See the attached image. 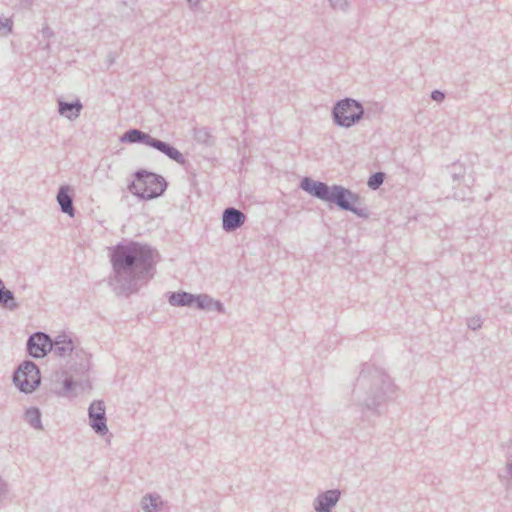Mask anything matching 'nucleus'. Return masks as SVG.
<instances>
[{
    "label": "nucleus",
    "instance_id": "obj_16",
    "mask_svg": "<svg viewBox=\"0 0 512 512\" xmlns=\"http://www.w3.org/2000/svg\"><path fill=\"white\" fill-rule=\"evenodd\" d=\"M56 199L61 212L69 215L70 217H74L75 208L73 205V197L70 194V187L68 185L60 186Z\"/></svg>",
    "mask_w": 512,
    "mask_h": 512
},
{
    "label": "nucleus",
    "instance_id": "obj_7",
    "mask_svg": "<svg viewBox=\"0 0 512 512\" xmlns=\"http://www.w3.org/2000/svg\"><path fill=\"white\" fill-rule=\"evenodd\" d=\"M448 169L453 183H456L457 186L460 184H464L465 186V189L458 190L454 185L453 189H455V191L453 192V198L460 201L468 199L471 193L470 187L475 181L474 177L472 175L466 176V168L460 162H454Z\"/></svg>",
    "mask_w": 512,
    "mask_h": 512
},
{
    "label": "nucleus",
    "instance_id": "obj_29",
    "mask_svg": "<svg viewBox=\"0 0 512 512\" xmlns=\"http://www.w3.org/2000/svg\"><path fill=\"white\" fill-rule=\"evenodd\" d=\"M41 34L45 39H50L54 36L53 30L48 25L43 26L41 29Z\"/></svg>",
    "mask_w": 512,
    "mask_h": 512
},
{
    "label": "nucleus",
    "instance_id": "obj_12",
    "mask_svg": "<svg viewBox=\"0 0 512 512\" xmlns=\"http://www.w3.org/2000/svg\"><path fill=\"white\" fill-rule=\"evenodd\" d=\"M69 367L71 370L84 374L90 369V355L77 342L71 353Z\"/></svg>",
    "mask_w": 512,
    "mask_h": 512
},
{
    "label": "nucleus",
    "instance_id": "obj_11",
    "mask_svg": "<svg viewBox=\"0 0 512 512\" xmlns=\"http://www.w3.org/2000/svg\"><path fill=\"white\" fill-rule=\"evenodd\" d=\"M246 220V215L234 207L226 208L222 213V228L226 232H233L240 228Z\"/></svg>",
    "mask_w": 512,
    "mask_h": 512
},
{
    "label": "nucleus",
    "instance_id": "obj_10",
    "mask_svg": "<svg viewBox=\"0 0 512 512\" xmlns=\"http://www.w3.org/2000/svg\"><path fill=\"white\" fill-rule=\"evenodd\" d=\"M341 491L330 489L319 493L313 501L315 512H332L333 507L339 502Z\"/></svg>",
    "mask_w": 512,
    "mask_h": 512
},
{
    "label": "nucleus",
    "instance_id": "obj_8",
    "mask_svg": "<svg viewBox=\"0 0 512 512\" xmlns=\"http://www.w3.org/2000/svg\"><path fill=\"white\" fill-rule=\"evenodd\" d=\"M89 424L94 432L100 436L108 433L105 404L101 400L93 401L88 408Z\"/></svg>",
    "mask_w": 512,
    "mask_h": 512
},
{
    "label": "nucleus",
    "instance_id": "obj_21",
    "mask_svg": "<svg viewBox=\"0 0 512 512\" xmlns=\"http://www.w3.org/2000/svg\"><path fill=\"white\" fill-rule=\"evenodd\" d=\"M24 420L34 429L42 430L41 411L37 407H30L24 413Z\"/></svg>",
    "mask_w": 512,
    "mask_h": 512
},
{
    "label": "nucleus",
    "instance_id": "obj_4",
    "mask_svg": "<svg viewBox=\"0 0 512 512\" xmlns=\"http://www.w3.org/2000/svg\"><path fill=\"white\" fill-rule=\"evenodd\" d=\"M135 182L129 190L140 199L151 200L161 196L167 189V181L161 175L139 170L135 173Z\"/></svg>",
    "mask_w": 512,
    "mask_h": 512
},
{
    "label": "nucleus",
    "instance_id": "obj_9",
    "mask_svg": "<svg viewBox=\"0 0 512 512\" xmlns=\"http://www.w3.org/2000/svg\"><path fill=\"white\" fill-rule=\"evenodd\" d=\"M52 339L44 332H35L27 340V352L33 358H42L51 352Z\"/></svg>",
    "mask_w": 512,
    "mask_h": 512
},
{
    "label": "nucleus",
    "instance_id": "obj_33",
    "mask_svg": "<svg viewBox=\"0 0 512 512\" xmlns=\"http://www.w3.org/2000/svg\"><path fill=\"white\" fill-rule=\"evenodd\" d=\"M506 472L512 478V461L506 464Z\"/></svg>",
    "mask_w": 512,
    "mask_h": 512
},
{
    "label": "nucleus",
    "instance_id": "obj_23",
    "mask_svg": "<svg viewBox=\"0 0 512 512\" xmlns=\"http://www.w3.org/2000/svg\"><path fill=\"white\" fill-rule=\"evenodd\" d=\"M384 179H385L384 172H381V171L375 172L369 177L367 185L370 189L377 190L383 184Z\"/></svg>",
    "mask_w": 512,
    "mask_h": 512
},
{
    "label": "nucleus",
    "instance_id": "obj_31",
    "mask_svg": "<svg viewBox=\"0 0 512 512\" xmlns=\"http://www.w3.org/2000/svg\"><path fill=\"white\" fill-rule=\"evenodd\" d=\"M189 7L192 9V10H195L199 4H200V1L201 0H186Z\"/></svg>",
    "mask_w": 512,
    "mask_h": 512
},
{
    "label": "nucleus",
    "instance_id": "obj_2",
    "mask_svg": "<svg viewBox=\"0 0 512 512\" xmlns=\"http://www.w3.org/2000/svg\"><path fill=\"white\" fill-rule=\"evenodd\" d=\"M397 398V386L380 367L364 363L352 389L350 403L362 412L380 415V408Z\"/></svg>",
    "mask_w": 512,
    "mask_h": 512
},
{
    "label": "nucleus",
    "instance_id": "obj_13",
    "mask_svg": "<svg viewBox=\"0 0 512 512\" xmlns=\"http://www.w3.org/2000/svg\"><path fill=\"white\" fill-rule=\"evenodd\" d=\"M77 341L73 340L70 336L67 334H60L55 337L54 340H52V348L51 352H53L56 356H59L61 358L70 356L73 352V349H75Z\"/></svg>",
    "mask_w": 512,
    "mask_h": 512
},
{
    "label": "nucleus",
    "instance_id": "obj_30",
    "mask_svg": "<svg viewBox=\"0 0 512 512\" xmlns=\"http://www.w3.org/2000/svg\"><path fill=\"white\" fill-rule=\"evenodd\" d=\"M431 98L434 101L440 102V101H442L445 98V94L442 91H440V90H434L431 93Z\"/></svg>",
    "mask_w": 512,
    "mask_h": 512
},
{
    "label": "nucleus",
    "instance_id": "obj_34",
    "mask_svg": "<svg viewBox=\"0 0 512 512\" xmlns=\"http://www.w3.org/2000/svg\"><path fill=\"white\" fill-rule=\"evenodd\" d=\"M1 281H2V280L0 279V282H1Z\"/></svg>",
    "mask_w": 512,
    "mask_h": 512
},
{
    "label": "nucleus",
    "instance_id": "obj_1",
    "mask_svg": "<svg viewBox=\"0 0 512 512\" xmlns=\"http://www.w3.org/2000/svg\"><path fill=\"white\" fill-rule=\"evenodd\" d=\"M155 250L136 241L119 242L109 248L112 272L108 285L118 296L137 293L142 282L152 278Z\"/></svg>",
    "mask_w": 512,
    "mask_h": 512
},
{
    "label": "nucleus",
    "instance_id": "obj_5",
    "mask_svg": "<svg viewBox=\"0 0 512 512\" xmlns=\"http://www.w3.org/2000/svg\"><path fill=\"white\" fill-rule=\"evenodd\" d=\"M331 114L337 126L350 128L364 118L365 109L360 101L345 97L334 104Z\"/></svg>",
    "mask_w": 512,
    "mask_h": 512
},
{
    "label": "nucleus",
    "instance_id": "obj_14",
    "mask_svg": "<svg viewBox=\"0 0 512 512\" xmlns=\"http://www.w3.org/2000/svg\"><path fill=\"white\" fill-rule=\"evenodd\" d=\"M156 138H153L150 134L143 132L137 128L127 130L121 137L122 143H139L145 144L152 148L153 142Z\"/></svg>",
    "mask_w": 512,
    "mask_h": 512
},
{
    "label": "nucleus",
    "instance_id": "obj_17",
    "mask_svg": "<svg viewBox=\"0 0 512 512\" xmlns=\"http://www.w3.org/2000/svg\"><path fill=\"white\" fill-rule=\"evenodd\" d=\"M82 109L83 104L78 98L72 102H67L61 99L58 100V113L69 120L77 119L80 116Z\"/></svg>",
    "mask_w": 512,
    "mask_h": 512
},
{
    "label": "nucleus",
    "instance_id": "obj_6",
    "mask_svg": "<svg viewBox=\"0 0 512 512\" xmlns=\"http://www.w3.org/2000/svg\"><path fill=\"white\" fill-rule=\"evenodd\" d=\"M13 383L22 393L34 392L41 383L38 366L30 360L23 361L13 373Z\"/></svg>",
    "mask_w": 512,
    "mask_h": 512
},
{
    "label": "nucleus",
    "instance_id": "obj_20",
    "mask_svg": "<svg viewBox=\"0 0 512 512\" xmlns=\"http://www.w3.org/2000/svg\"><path fill=\"white\" fill-rule=\"evenodd\" d=\"M0 305L11 311L18 308L13 292L5 287L3 281L0 282Z\"/></svg>",
    "mask_w": 512,
    "mask_h": 512
},
{
    "label": "nucleus",
    "instance_id": "obj_19",
    "mask_svg": "<svg viewBox=\"0 0 512 512\" xmlns=\"http://www.w3.org/2000/svg\"><path fill=\"white\" fill-rule=\"evenodd\" d=\"M168 303L174 307H192L194 306L195 295L185 292H169L167 294Z\"/></svg>",
    "mask_w": 512,
    "mask_h": 512
},
{
    "label": "nucleus",
    "instance_id": "obj_32",
    "mask_svg": "<svg viewBox=\"0 0 512 512\" xmlns=\"http://www.w3.org/2000/svg\"><path fill=\"white\" fill-rule=\"evenodd\" d=\"M21 2L26 8H31L35 0H21Z\"/></svg>",
    "mask_w": 512,
    "mask_h": 512
},
{
    "label": "nucleus",
    "instance_id": "obj_26",
    "mask_svg": "<svg viewBox=\"0 0 512 512\" xmlns=\"http://www.w3.org/2000/svg\"><path fill=\"white\" fill-rule=\"evenodd\" d=\"M482 324L483 321L479 316H474L467 320V326L469 327V329L473 331L480 329L482 327Z\"/></svg>",
    "mask_w": 512,
    "mask_h": 512
},
{
    "label": "nucleus",
    "instance_id": "obj_15",
    "mask_svg": "<svg viewBox=\"0 0 512 512\" xmlns=\"http://www.w3.org/2000/svg\"><path fill=\"white\" fill-rule=\"evenodd\" d=\"M165 505L166 502L156 492L146 493L140 501L143 512H163Z\"/></svg>",
    "mask_w": 512,
    "mask_h": 512
},
{
    "label": "nucleus",
    "instance_id": "obj_22",
    "mask_svg": "<svg viewBox=\"0 0 512 512\" xmlns=\"http://www.w3.org/2000/svg\"><path fill=\"white\" fill-rule=\"evenodd\" d=\"M212 297L207 294L195 295L194 305L199 310L211 311Z\"/></svg>",
    "mask_w": 512,
    "mask_h": 512
},
{
    "label": "nucleus",
    "instance_id": "obj_3",
    "mask_svg": "<svg viewBox=\"0 0 512 512\" xmlns=\"http://www.w3.org/2000/svg\"><path fill=\"white\" fill-rule=\"evenodd\" d=\"M300 188L317 199L335 204L340 210L352 212L361 218L368 217L365 208L355 206L359 202V195L341 185L329 186L325 182L304 177L300 182Z\"/></svg>",
    "mask_w": 512,
    "mask_h": 512
},
{
    "label": "nucleus",
    "instance_id": "obj_27",
    "mask_svg": "<svg viewBox=\"0 0 512 512\" xmlns=\"http://www.w3.org/2000/svg\"><path fill=\"white\" fill-rule=\"evenodd\" d=\"M75 381L71 377H66L63 381V388L66 393H70L75 388Z\"/></svg>",
    "mask_w": 512,
    "mask_h": 512
},
{
    "label": "nucleus",
    "instance_id": "obj_28",
    "mask_svg": "<svg viewBox=\"0 0 512 512\" xmlns=\"http://www.w3.org/2000/svg\"><path fill=\"white\" fill-rule=\"evenodd\" d=\"M211 310H215L221 314L225 313V307H224L223 303L219 300H214L213 298H212V303H211Z\"/></svg>",
    "mask_w": 512,
    "mask_h": 512
},
{
    "label": "nucleus",
    "instance_id": "obj_18",
    "mask_svg": "<svg viewBox=\"0 0 512 512\" xmlns=\"http://www.w3.org/2000/svg\"><path fill=\"white\" fill-rule=\"evenodd\" d=\"M152 148L160 151L164 155H166L169 159L175 161L176 163L180 165H184L186 162V159L184 155L173 145H171L168 142H164L159 139H155L153 142Z\"/></svg>",
    "mask_w": 512,
    "mask_h": 512
},
{
    "label": "nucleus",
    "instance_id": "obj_25",
    "mask_svg": "<svg viewBox=\"0 0 512 512\" xmlns=\"http://www.w3.org/2000/svg\"><path fill=\"white\" fill-rule=\"evenodd\" d=\"M330 7L335 11L347 12L349 3L347 0H328Z\"/></svg>",
    "mask_w": 512,
    "mask_h": 512
},
{
    "label": "nucleus",
    "instance_id": "obj_24",
    "mask_svg": "<svg viewBox=\"0 0 512 512\" xmlns=\"http://www.w3.org/2000/svg\"><path fill=\"white\" fill-rule=\"evenodd\" d=\"M13 22L10 18L0 17V36H7L12 32Z\"/></svg>",
    "mask_w": 512,
    "mask_h": 512
}]
</instances>
